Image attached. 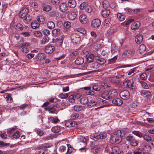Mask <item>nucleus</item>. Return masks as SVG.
<instances>
[{
    "instance_id": "nucleus-1",
    "label": "nucleus",
    "mask_w": 154,
    "mask_h": 154,
    "mask_svg": "<svg viewBox=\"0 0 154 154\" xmlns=\"http://www.w3.org/2000/svg\"><path fill=\"white\" fill-rule=\"evenodd\" d=\"M125 132L123 131L117 130L116 131L113 135L111 137L110 142L113 144H118L121 141L122 137L124 136Z\"/></svg>"
},
{
    "instance_id": "nucleus-2",
    "label": "nucleus",
    "mask_w": 154,
    "mask_h": 154,
    "mask_svg": "<svg viewBox=\"0 0 154 154\" xmlns=\"http://www.w3.org/2000/svg\"><path fill=\"white\" fill-rule=\"evenodd\" d=\"M77 141L79 143L83 144V147L80 148L79 150H83L85 151V147L87 144V140L84 137L79 136L77 137Z\"/></svg>"
},
{
    "instance_id": "nucleus-3",
    "label": "nucleus",
    "mask_w": 154,
    "mask_h": 154,
    "mask_svg": "<svg viewBox=\"0 0 154 154\" xmlns=\"http://www.w3.org/2000/svg\"><path fill=\"white\" fill-rule=\"evenodd\" d=\"M72 42L75 44H79L81 41L80 36L78 34L73 33L70 36Z\"/></svg>"
},
{
    "instance_id": "nucleus-4",
    "label": "nucleus",
    "mask_w": 154,
    "mask_h": 154,
    "mask_svg": "<svg viewBox=\"0 0 154 154\" xmlns=\"http://www.w3.org/2000/svg\"><path fill=\"white\" fill-rule=\"evenodd\" d=\"M77 11L76 9L72 10L68 15V18L70 20H73L76 17Z\"/></svg>"
},
{
    "instance_id": "nucleus-5",
    "label": "nucleus",
    "mask_w": 154,
    "mask_h": 154,
    "mask_svg": "<svg viewBox=\"0 0 154 154\" xmlns=\"http://www.w3.org/2000/svg\"><path fill=\"white\" fill-rule=\"evenodd\" d=\"M119 95L120 97L123 99L127 100L129 98L130 94L128 91L125 90L120 92Z\"/></svg>"
},
{
    "instance_id": "nucleus-6",
    "label": "nucleus",
    "mask_w": 154,
    "mask_h": 154,
    "mask_svg": "<svg viewBox=\"0 0 154 154\" xmlns=\"http://www.w3.org/2000/svg\"><path fill=\"white\" fill-rule=\"evenodd\" d=\"M107 136L106 134H101L99 135H93L91 136V139L94 140H97L99 139H103L105 138Z\"/></svg>"
},
{
    "instance_id": "nucleus-7",
    "label": "nucleus",
    "mask_w": 154,
    "mask_h": 154,
    "mask_svg": "<svg viewBox=\"0 0 154 154\" xmlns=\"http://www.w3.org/2000/svg\"><path fill=\"white\" fill-rule=\"evenodd\" d=\"M140 94L144 98H145V100L146 101H148L151 96L150 92L147 90L141 92Z\"/></svg>"
},
{
    "instance_id": "nucleus-8",
    "label": "nucleus",
    "mask_w": 154,
    "mask_h": 154,
    "mask_svg": "<svg viewBox=\"0 0 154 154\" xmlns=\"http://www.w3.org/2000/svg\"><path fill=\"white\" fill-rule=\"evenodd\" d=\"M29 10L27 8H25L21 10L19 13V17L20 18H23L26 17L28 13Z\"/></svg>"
},
{
    "instance_id": "nucleus-9",
    "label": "nucleus",
    "mask_w": 154,
    "mask_h": 154,
    "mask_svg": "<svg viewBox=\"0 0 154 154\" xmlns=\"http://www.w3.org/2000/svg\"><path fill=\"white\" fill-rule=\"evenodd\" d=\"M133 81L132 80H128L123 82L124 86L128 88H132L133 86Z\"/></svg>"
},
{
    "instance_id": "nucleus-10",
    "label": "nucleus",
    "mask_w": 154,
    "mask_h": 154,
    "mask_svg": "<svg viewBox=\"0 0 154 154\" xmlns=\"http://www.w3.org/2000/svg\"><path fill=\"white\" fill-rule=\"evenodd\" d=\"M64 35H62L60 37L56 39L55 40V43L57 46H61L63 42V39L64 38Z\"/></svg>"
},
{
    "instance_id": "nucleus-11",
    "label": "nucleus",
    "mask_w": 154,
    "mask_h": 154,
    "mask_svg": "<svg viewBox=\"0 0 154 154\" xmlns=\"http://www.w3.org/2000/svg\"><path fill=\"white\" fill-rule=\"evenodd\" d=\"M135 52L134 50H129L125 51L123 53V55H126L128 57H130L135 55Z\"/></svg>"
},
{
    "instance_id": "nucleus-12",
    "label": "nucleus",
    "mask_w": 154,
    "mask_h": 154,
    "mask_svg": "<svg viewBox=\"0 0 154 154\" xmlns=\"http://www.w3.org/2000/svg\"><path fill=\"white\" fill-rule=\"evenodd\" d=\"M82 88L86 91L85 93L87 95H93L95 94L94 92L91 91V88L90 86L84 87Z\"/></svg>"
},
{
    "instance_id": "nucleus-13",
    "label": "nucleus",
    "mask_w": 154,
    "mask_h": 154,
    "mask_svg": "<svg viewBox=\"0 0 154 154\" xmlns=\"http://www.w3.org/2000/svg\"><path fill=\"white\" fill-rule=\"evenodd\" d=\"M55 49V47L53 46H48L45 47V52L46 53L48 54H51L52 53Z\"/></svg>"
},
{
    "instance_id": "nucleus-14",
    "label": "nucleus",
    "mask_w": 154,
    "mask_h": 154,
    "mask_svg": "<svg viewBox=\"0 0 154 154\" xmlns=\"http://www.w3.org/2000/svg\"><path fill=\"white\" fill-rule=\"evenodd\" d=\"M112 102L116 106H120L123 103L122 100L119 98L113 99Z\"/></svg>"
},
{
    "instance_id": "nucleus-15",
    "label": "nucleus",
    "mask_w": 154,
    "mask_h": 154,
    "mask_svg": "<svg viewBox=\"0 0 154 154\" xmlns=\"http://www.w3.org/2000/svg\"><path fill=\"white\" fill-rule=\"evenodd\" d=\"M146 48L144 45H140L139 48L138 52L142 55H143L145 54Z\"/></svg>"
},
{
    "instance_id": "nucleus-16",
    "label": "nucleus",
    "mask_w": 154,
    "mask_h": 154,
    "mask_svg": "<svg viewBox=\"0 0 154 154\" xmlns=\"http://www.w3.org/2000/svg\"><path fill=\"white\" fill-rule=\"evenodd\" d=\"M92 25L94 27H97L99 26L101 24V21L98 19L93 20L92 22Z\"/></svg>"
},
{
    "instance_id": "nucleus-17",
    "label": "nucleus",
    "mask_w": 154,
    "mask_h": 154,
    "mask_svg": "<svg viewBox=\"0 0 154 154\" xmlns=\"http://www.w3.org/2000/svg\"><path fill=\"white\" fill-rule=\"evenodd\" d=\"M29 46L28 43H25L22 45V51L25 53H27L29 51V48L28 47Z\"/></svg>"
},
{
    "instance_id": "nucleus-18",
    "label": "nucleus",
    "mask_w": 154,
    "mask_h": 154,
    "mask_svg": "<svg viewBox=\"0 0 154 154\" xmlns=\"http://www.w3.org/2000/svg\"><path fill=\"white\" fill-rule=\"evenodd\" d=\"M143 40V36L141 34L137 35L135 37V41L137 44H140Z\"/></svg>"
},
{
    "instance_id": "nucleus-19",
    "label": "nucleus",
    "mask_w": 154,
    "mask_h": 154,
    "mask_svg": "<svg viewBox=\"0 0 154 154\" xmlns=\"http://www.w3.org/2000/svg\"><path fill=\"white\" fill-rule=\"evenodd\" d=\"M60 8L62 12H65L67 10V6L66 3H62L60 6Z\"/></svg>"
},
{
    "instance_id": "nucleus-20",
    "label": "nucleus",
    "mask_w": 154,
    "mask_h": 154,
    "mask_svg": "<svg viewBox=\"0 0 154 154\" xmlns=\"http://www.w3.org/2000/svg\"><path fill=\"white\" fill-rule=\"evenodd\" d=\"M109 94L110 92L109 91H105L102 94L101 97L107 100L110 98Z\"/></svg>"
},
{
    "instance_id": "nucleus-21",
    "label": "nucleus",
    "mask_w": 154,
    "mask_h": 154,
    "mask_svg": "<svg viewBox=\"0 0 154 154\" xmlns=\"http://www.w3.org/2000/svg\"><path fill=\"white\" fill-rule=\"evenodd\" d=\"M39 23L38 21L35 20L33 21L31 23V26L33 29H35L38 28L40 26Z\"/></svg>"
},
{
    "instance_id": "nucleus-22",
    "label": "nucleus",
    "mask_w": 154,
    "mask_h": 154,
    "mask_svg": "<svg viewBox=\"0 0 154 154\" xmlns=\"http://www.w3.org/2000/svg\"><path fill=\"white\" fill-rule=\"evenodd\" d=\"M79 19L80 22L83 24L86 23L87 22V18L85 15L82 14L80 15Z\"/></svg>"
},
{
    "instance_id": "nucleus-23",
    "label": "nucleus",
    "mask_w": 154,
    "mask_h": 154,
    "mask_svg": "<svg viewBox=\"0 0 154 154\" xmlns=\"http://www.w3.org/2000/svg\"><path fill=\"white\" fill-rule=\"evenodd\" d=\"M84 61V59L83 58L78 57L75 60V63L76 64L79 65L83 64Z\"/></svg>"
},
{
    "instance_id": "nucleus-24",
    "label": "nucleus",
    "mask_w": 154,
    "mask_h": 154,
    "mask_svg": "<svg viewBox=\"0 0 154 154\" xmlns=\"http://www.w3.org/2000/svg\"><path fill=\"white\" fill-rule=\"evenodd\" d=\"M110 10L108 9L103 10L102 12V15L104 17H107L110 14Z\"/></svg>"
},
{
    "instance_id": "nucleus-25",
    "label": "nucleus",
    "mask_w": 154,
    "mask_h": 154,
    "mask_svg": "<svg viewBox=\"0 0 154 154\" xmlns=\"http://www.w3.org/2000/svg\"><path fill=\"white\" fill-rule=\"evenodd\" d=\"M36 57L39 61L43 60L45 58V54L42 53L38 54L36 55Z\"/></svg>"
},
{
    "instance_id": "nucleus-26",
    "label": "nucleus",
    "mask_w": 154,
    "mask_h": 154,
    "mask_svg": "<svg viewBox=\"0 0 154 154\" xmlns=\"http://www.w3.org/2000/svg\"><path fill=\"white\" fill-rule=\"evenodd\" d=\"M140 25V23L139 22H136L132 24L131 26V28L132 29H135L139 27Z\"/></svg>"
},
{
    "instance_id": "nucleus-27",
    "label": "nucleus",
    "mask_w": 154,
    "mask_h": 154,
    "mask_svg": "<svg viewBox=\"0 0 154 154\" xmlns=\"http://www.w3.org/2000/svg\"><path fill=\"white\" fill-rule=\"evenodd\" d=\"M88 97H82L80 100V103L83 104H85L88 103Z\"/></svg>"
},
{
    "instance_id": "nucleus-28",
    "label": "nucleus",
    "mask_w": 154,
    "mask_h": 154,
    "mask_svg": "<svg viewBox=\"0 0 154 154\" xmlns=\"http://www.w3.org/2000/svg\"><path fill=\"white\" fill-rule=\"evenodd\" d=\"M76 5L75 0H69L68 2V6L71 8H74Z\"/></svg>"
},
{
    "instance_id": "nucleus-29",
    "label": "nucleus",
    "mask_w": 154,
    "mask_h": 154,
    "mask_svg": "<svg viewBox=\"0 0 154 154\" xmlns=\"http://www.w3.org/2000/svg\"><path fill=\"white\" fill-rule=\"evenodd\" d=\"M78 56V53L75 51L72 53L69 56V58L72 60L76 58Z\"/></svg>"
},
{
    "instance_id": "nucleus-30",
    "label": "nucleus",
    "mask_w": 154,
    "mask_h": 154,
    "mask_svg": "<svg viewBox=\"0 0 154 154\" xmlns=\"http://www.w3.org/2000/svg\"><path fill=\"white\" fill-rule=\"evenodd\" d=\"M109 91L110 92L109 96L110 98L116 97L117 95V92L115 89L110 90Z\"/></svg>"
},
{
    "instance_id": "nucleus-31",
    "label": "nucleus",
    "mask_w": 154,
    "mask_h": 154,
    "mask_svg": "<svg viewBox=\"0 0 154 154\" xmlns=\"http://www.w3.org/2000/svg\"><path fill=\"white\" fill-rule=\"evenodd\" d=\"M37 21L39 23V24H43L45 22L44 17L43 16H39L37 18Z\"/></svg>"
},
{
    "instance_id": "nucleus-32",
    "label": "nucleus",
    "mask_w": 154,
    "mask_h": 154,
    "mask_svg": "<svg viewBox=\"0 0 154 154\" xmlns=\"http://www.w3.org/2000/svg\"><path fill=\"white\" fill-rule=\"evenodd\" d=\"M74 110L76 111H80L83 109L82 106L80 105H76L73 106Z\"/></svg>"
},
{
    "instance_id": "nucleus-33",
    "label": "nucleus",
    "mask_w": 154,
    "mask_h": 154,
    "mask_svg": "<svg viewBox=\"0 0 154 154\" xmlns=\"http://www.w3.org/2000/svg\"><path fill=\"white\" fill-rule=\"evenodd\" d=\"M15 29L18 31H22L23 29V25L20 23L16 24L15 26Z\"/></svg>"
},
{
    "instance_id": "nucleus-34",
    "label": "nucleus",
    "mask_w": 154,
    "mask_h": 154,
    "mask_svg": "<svg viewBox=\"0 0 154 154\" xmlns=\"http://www.w3.org/2000/svg\"><path fill=\"white\" fill-rule=\"evenodd\" d=\"M47 25L48 28L51 29H53L55 26L54 23L52 21L48 22L47 23Z\"/></svg>"
},
{
    "instance_id": "nucleus-35",
    "label": "nucleus",
    "mask_w": 154,
    "mask_h": 154,
    "mask_svg": "<svg viewBox=\"0 0 154 154\" xmlns=\"http://www.w3.org/2000/svg\"><path fill=\"white\" fill-rule=\"evenodd\" d=\"M51 129L52 132L55 133L59 132L60 130V127L57 126L52 127Z\"/></svg>"
},
{
    "instance_id": "nucleus-36",
    "label": "nucleus",
    "mask_w": 154,
    "mask_h": 154,
    "mask_svg": "<svg viewBox=\"0 0 154 154\" xmlns=\"http://www.w3.org/2000/svg\"><path fill=\"white\" fill-rule=\"evenodd\" d=\"M60 32V30L59 29H55L52 31V35L53 36H56L59 35Z\"/></svg>"
},
{
    "instance_id": "nucleus-37",
    "label": "nucleus",
    "mask_w": 154,
    "mask_h": 154,
    "mask_svg": "<svg viewBox=\"0 0 154 154\" xmlns=\"http://www.w3.org/2000/svg\"><path fill=\"white\" fill-rule=\"evenodd\" d=\"M117 17L119 20L120 21H124L125 20L124 15L121 13H118L117 15Z\"/></svg>"
},
{
    "instance_id": "nucleus-38",
    "label": "nucleus",
    "mask_w": 154,
    "mask_h": 154,
    "mask_svg": "<svg viewBox=\"0 0 154 154\" xmlns=\"http://www.w3.org/2000/svg\"><path fill=\"white\" fill-rule=\"evenodd\" d=\"M32 20L31 16L28 15L26 17V18L23 19V22L26 24H28Z\"/></svg>"
},
{
    "instance_id": "nucleus-39",
    "label": "nucleus",
    "mask_w": 154,
    "mask_h": 154,
    "mask_svg": "<svg viewBox=\"0 0 154 154\" xmlns=\"http://www.w3.org/2000/svg\"><path fill=\"white\" fill-rule=\"evenodd\" d=\"M94 55L93 54L89 55L87 58V60L88 62L90 63L92 62L94 59Z\"/></svg>"
},
{
    "instance_id": "nucleus-40",
    "label": "nucleus",
    "mask_w": 154,
    "mask_h": 154,
    "mask_svg": "<svg viewBox=\"0 0 154 154\" xmlns=\"http://www.w3.org/2000/svg\"><path fill=\"white\" fill-rule=\"evenodd\" d=\"M11 96V94H9L5 97L8 103H11L13 102V99Z\"/></svg>"
},
{
    "instance_id": "nucleus-41",
    "label": "nucleus",
    "mask_w": 154,
    "mask_h": 154,
    "mask_svg": "<svg viewBox=\"0 0 154 154\" xmlns=\"http://www.w3.org/2000/svg\"><path fill=\"white\" fill-rule=\"evenodd\" d=\"M49 40L48 37H44L41 40V43L42 45H45L48 42Z\"/></svg>"
},
{
    "instance_id": "nucleus-42",
    "label": "nucleus",
    "mask_w": 154,
    "mask_h": 154,
    "mask_svg": "<svg viewBox=\"0 0 154 154\" xmlns=\"http://www.w3.org/2000/svg\"><path fill=\"white\" fill-rule=\"evenodd\" d=\"M96 62L97 63L96 64L98 63L100 65H102L105 62L106 60L103 58H99L98 59H97Z\"/></svg>"
},
{
    "instance_id": "nucleus-43",
    "label": "nucleus",
    "mask_w": 154,
    "mask_h": 154,
    "mask_svg": "<svg viewBox=\"0 0 154 154\" xmlns=\"http://www.w3.org/2000/svg\"><path fill=\"white\" fill-rule=\"evenodd\" d=\"M102 5L103 7L105 9L108 8L109 6V2L106 0L104 1L103 2Z\"/></svg>"
},
{
    "instance_id": "nucleus-44",
    "label": "nucleus",
    "mask_w": 154,
    "mask_h": 154,
    "mask_svg": "<svg viewBox=\"0 0 154 154\" xmlns=\"http://www.w3.org/2000/svg\"><path fill=\"white\" fill-rule=\"evenodd\" d=\"M143 137L144 139L147 142H149L152 140L151 137L147 134L143 135Z\"/></svg>"
},
{
    "instance_id": "nucleus-45",
    "label": "nucleus",
    "mask_w": 154,
    "mask_h": 154,
    "mask_svg": "<svg viewBox=\"0 0 154 154\" xmlns=\"http://www.w3.org/2000/svg\"><path fill=\"white\" fill-rule=\"evenodd\" d=\"M20 133L18 131H17L16 132H14L12 135L13 137L15 139H18L20 137Z\"/></svg>"
},
{
    "instance_id": "nucleus-46",
    "label": "nucleus",
    "mask_w": 154,
    "mask_h": 154,
    "mask_svg": "<svg viewBox=\"0 0 154 154\" xmlns=\"http://www.w3.org/2000/svg\"><path fill=\"white\" fill-rule=\"evenodd\" d=\"M49 120L52 123H57L59 122V119L57 118H54L51 117L50 118Z\"/></svg>"
},
{
    "instance_id": "nucleus-47",
    "label": "nucleus",
    "mask_w": 154,
    "mask_h": 154,
    "mask_svg": "<svg viewBox=\"0 0 154 154\" xmlns=\"http://www.w3.org/2000/svg\"><path fill=\"white\" fill-rule=\"evenodd\" d=\"M130 143L131 145L135 146L138 145V142L137 140L134 139L130 142Z\"/></svg>"
},
{
    "instance_id": "nucleus-48",
    "label": "nucleus",
    "mask_w": 154,
    "mask_h": 154,
    "mask_svg": "<svg viewBox=\"0 0 154 154\" xmlns=\"http://www.w3.org/2000/svg\"><path fill=\"white\" fill-rule=\"evenodd\" d=\"M70 117L72 119L74 120L79 119V114L78 113H75L71 115Z\"/></svg>"
},
{
    "instance_id": "nucleus-49",
    "label": "nucleus",
    "mask_w": 154,
    "mask_h": 154,
    "mask_svg": "<svg viewBox=\"0 0 154 154\" xmlns=\"http://www.w3.org/2000/svg\"><path fill=\"white\" fill-rule=\"evenodd\" d=\"M93 89L96 91H99L101 89L100 86L98 85H95L93 87Z\"/></svg>"
},
{
    "instance_id": "nucleus-50",
    "label": "nucleus",
    "mask_w": 154,
    "mask_h": 154,
    "mask_svg": "<svg viewBox=\"0 0 154 154\" xmlns=\"http://www.w3.org/2000/svg\"><path fill=\"white\" fill-rule=\"evenodd\" d=\"M34 35L37 37H39L42 35V32L38 31H35L33 32Z\"/></svg>"
},
{
    "instance_id": "nucleus-51",
    "label": "nucleus",
    "mask_w": 154,
    "mask_h": 154,
    "mask_svg": "<svg viewBox=\"0 0 154 154\" xmlns=\"http://www.w3.org/2000/svg\"><path fill=\"white\" fill-rule=\"evenodd\" d=\"M133 133L135 135L139 137H142L143 136V134L142 133L139 131H134L133 132Z\"/></svg>"
},
{
    "instance_id": "nucleus-52",
    "label": "nucleus",
    "mask_w": 154,
    "mask_h": 154,
    "mask_svg": "<svg viewBox=\"0 0 154 154\" xmlns=\"http://www.w3.org/2000/svg\"><path fill=\"white\" fill-rule=\"evenodd\" d=\"M138 105V103L137 102L134 101L132 103L130 104V107L132 108H136Z\"/></svg>"
},
{
    "instance_id": "nucleus-53",
    "label": "nucleus",
    "mask_w": 154,
    "mask_h": 154,
    "mask_svg": "<svg viewBox=\"0 0 154 154\" xmlns=\"http://www.w3.org/2000/svg\"><path fill=\"white\" fill-rule=\"evenodd\" d=\"M68 100L70 103H74L75 101V100L74 95H71L69 97Z\"/></svg>"
},
{
    "instance_id": "nucleus-54",
    "label": "nucleus",
    "mask_w": 154,
    "mask_h": 154,
    "mask_svg": "<svg viewBox=\"0 0 154 154\" xmlns=\"http://www.w3.org/2000/svg\"><path fill=\"white\" fill-rule=\"evenodd\" d=\"M140 79L141 80H144L146 79L147 77V75L146 73H143L140 75Z\"/></svg>"
},
{
    "instance_id": "nucleus-55",
    "label": "nucleus",
    "mask_w": 154,
    "mask_h": 154,
    "mask_svg": "<svg viewBox=\"0 0 154 154\" xmlns=\"http://www.w3.org/2000/svg\"><path fill=\"white\" fill-rule=\"evenodd\" d=\"M116 46L114 45H112L111 46V52L112 54H114L116 51Z\"/></svg>"
},
{
    "instance_id": "nucleus-56",
    "label": "nucleus",
    "mask_w": 154,
    "mask_h": 154,
    "mask_svg": "<svg viewBox=\"0 0 154 154\" xmlns=\"http://www.w3.org/2000/svg\"><path fill=\"white\" fill-rule=\"evenodd\" d=\"M114 32L115 30L114 28L112 27H111L107 31V33L109 35H112Z\"/></svg>"
},
{
    "instance_id": "nucleus-57",
    "label": "nucleus",
    "mask_w": 154,
    "mask_h": 154,
    "mask_svg": "<svg viewBox=\"0 0 154 154\" xmlns=\"http://www.w3.org/2000/svg\"><path fill=\"white\" fill-rule=\"evenodd\" d=\"M59 97L62 99L66 98L67 97V94L61 93L59 95Z\"/></svg>"
},
{
    "instance_id": "nucleus-58",
    "label": "nucleus",
    "mask_w": 154,
    "mask_h": 154,
    "mask_svg": "<svg viewBox=\"0 0 154 154\" xmlns=\"http://www.w3.org/2000/svg\"><path fill=\"white\" fill-rule=\"evenodd\" d=\"M51 8L50 5H48L44 7L43 10L46 11H48L51 9Z\"/></svg>"
},
{
    "instance_id": "nucleus-59",
    "label": "nucleus",
    "mask_w": 154,
    "mask_h": 154,
    "mask_svg": "<svg viewBox=\"0 0 154 154\" xmlns=\"http://www.w3.org/2000/svg\"><path fill=\"white\" fill-rule=\"evenodd\" d=\"M117 59V56H115L109 60H108V62L109 63H113L115 61V60Z\"/></svg>"
},
{
    "instance_id": "nucleus-60",
    "label": "nucleus",
    "mask_w": 154,
    "mask_h": 154,
    "mask_svg": "<svg viewBox=\"0 0 154 154\" xmlns=\"http://www.w3.org/2000/svg\"><path fill=\"white\" fill-rule=\"evenodd\" d=\"M78 31L83 34H85L86 33V31L84 28H79L78 29Z\"/></svg>"
},
{
    "instance_id": "nucleus-61",
    "label": "nucleus",
    "mask_w": 154,
    "mask_h": 154,
    "mask_svg": "<svg viewBox=\"0 0 154 154\" xmlns=\"http://www.w3.org/2000/svg\"><path fill=\"white\" fill-rule=\"evenodd\" d=\"M73 151V148L71 145L68 144V154L71 153Z\"/></svg>"
},
{
    "instance_id": "nucleus-62",
    "label": "nucleus",
    "mask_w": 154,
    "mask_h": 154,
    "mask_svg": "<svg viewBox=\"0 0 154 154\" xmlns=\"http://www.w3.org/2000/svg\"><path fill=\"white\" fill-rule=\"evenodd\" d=\"M92 9L91 7L89 6H87L85 8V11L88 13L91 12L92 11Z\"/></svg>"
},
{
    "instance_id": "nucleus-63",
    "label": "nucleus",
    "mask_w": 154,
    "mask_h": 154,
    "mask_svg": "<svg viewBox=\"0 0 154 154\" xmlns=\"http://www.w3.org/2000/svg\"><path fill=\"white\" fill-rule=\"evenodd\" d=\"M37 134L39 136H41L44 134V132L41 130L38 129L37 131Z\"/></svg>"
},
{
    "instance_id": "nucleus-64",
    "label": "nucleus",
    "mask_w": 154,
    "mask_h": 154,
    "mask_svg": "<svg viewBox=\"0 0 154 154\" xmlns=\"http://www.w3.org/2000/svg\"><path fill=\"white\" fill-rule=\"evenodd\" d=\"M43 32L45 35L46 36H48L50 34V31L47 29H44L43 31Z\"/></svg>"
}]
</instances>
